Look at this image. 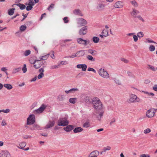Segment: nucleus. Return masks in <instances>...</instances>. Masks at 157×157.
I'll return each instance as SVG.
<instances>
[{
  "label": "nucleus",
  "instance_id": "f257e3e1",
  "mask_svg": "<svg viewBox=\"0 0 157 157\" xmlns=\"http://www.w3.org/2000/svg\"><path fill=\"white\" fill-rule=\"evenodd\" d=\"M94 108L97 110H101L102 109L103 105L100 100L98 98H93L92 101Z\"/></svg>",
  "mask_w": 157,
  "mask_h": 157
},
{
  "label": "nucleus",
  "instance_id": "f03ea898",
  "mask_svg": "<svg viewBox=\"0 0 157 157\" xmlns=\"http://www.w3.org/2000/svg\"><path fill=\"white\" fill-rule=\"evenodd\" d=\"M68 124L69 121L66 117L59 118L57 122V125L59 126H66Z\"/></svg>",
  "mask_w": 157,
  "mask_h": 157
},
{
  "label": "nucleus",
  "instance_id": "7ed1b4c3",
  "mask_svg": "<svg viewBox=\"0 0 157 157\" xmlns=\"http://www.w3.org/2000/svg\"><path fill=\"white\" fill-rule=\"evenodd\" d=\"M132 10V11L131 13L132 16L135 18H138L141 21L143 22H144V20L140 15H138L137 16V15L139 13V11L134 8H133Z\"/></svg>",
  "mask_w": 157,
  "mask_h": 157
},
{
  "label": "nucleus",
  "instance_id": "20e7f679",
  "mask_svg": "<svg viewBox=\"0 0 157 157\" xmlns=\"http://www.w3.org/2000/svg\"><path fill=\"white\" fill-rule=\"evenodd\" d=\"M129 103H132L136 102H140V100L137 96L134 94H131L130 96L129 99L128 100Z\"/></svg>",
  "mask_w": 157,
  "mask_h": 157
},
{
  "label": "nucleus",
  "instance_id": "39448f33",
  "mask_svg": "<svg viewBox=\"0 0 157 157\" xmlns=\"http://www.w3.org/2000/svg\"><path fill=\"white\" fill-rule=\"evenodd\" d=\"M98 73L100 75L104 78H108L109 77V75L104 69H100L99 70Z\"/></svg>",
  "mask_w": 157,
  "mask_h": 157
},
{
  "label": "nucleus",
  "instance_id": "423d86ee",
  "mask_svg": "<svg viewBox=\"0 0 157 157\" xmlns=\"http://www.w3.org/2000/svg\"><path fill=\"white\" fill-rule=\"evenodd\" d=\"M35 121V117L34 114H30L27 118V125L33 124Z\"/></svg>",
  "mask_w": 157,
  "mask_h": 157
},
{
  "label": "nucleus",
  "instance_id": "0eeeda50",
  "mask_svg": "<svg viewBox=\"0 0 157 157\" xmlns=\"http://www.w3.org/2000/svg\"><path fill=\"white\" fill-rule=\"evenodd\" d=\"M105 5L102 2H99L97 3L96 9L99 11H103L105 9Z\"/></svg>",
  "mask_w": 157,
  "mask_h": 157
},
{
  "label": "nucleus",
  "instance_id": "6e6552de",
  "mask_svg": "<svg viewBox=\"0 0 157 157\" xmlns=\"http://www.w3.org/2000/svg\"><path fill=\"white\" fill-rule=\"evenodd\" d=\"M155 111L156 110L155 109H150L146 112V115L148 117L151 118L154 116Z\"/></svg>",
  "mask_w": 157,
  "mask_h": 157
},
{
  "label": "nucleus",
  "instance_id": "1a4fd4ad",
  "mask_svg": "<svg viewBox=\"0 0 157 157\" xmlns=\"http://www.w3.org/2000/svg\"><path fill=\"white\" fill-rule=\"evenodd\" d=\"M46 106L44 104H42L41 106L37 109L33 111V113L34 114H39L42 113L46 108Z\"/></svg>",
  "mask_w": 157,
  "mask_h": 157
},
{
  "label": "nucleus",
  "instance_id": "9d476101",
  "mask_svg": "<svg viewBox=\"0 0 157 157\" xmlns=\"http://www.w3.org/2000/svg\"><path fill=\"white\" fill-rule=\"evenodd\" d=\"M77 24L79 26H84L87 24V21L84 19L79 18L77 20Z\"/></svg>",
  "mask_w": 157,
  "mask_h": 157
},
{
  "label": "nucleus",
  "instance_id": "9b49d317",
  "mask_svg": "<svg viewBox=\"0 0 157 157\" xmlns=\"http://www.w3.org/2000/svg\"><path fill=\"white\" fill-rule=\"evenodd\" d=\"M43 64V62L40 60H35V63L34 64V67L36 69L39 68Z\"/></svg>",
  "mask_w": 157,
  "mask_h": 157
},
{
  "label": "nucleus",
  "instance_id": "f8f14e48",
  "mask_svg": "<svg viewBox=\"0 0 157 157\" xmlns=\"http://www.w3.org/2000/svg\"><path fill=\"white\" fill-rule=\"evenodd\" d=\"M0 157H11L9 152L7 151H2L0 153Z\"/></svg>",
  "mask_w": 157,
  "mask_h": 157
},
{
  "label": "nucleus",
  "instance_id": "ddd939ff",
  "mask_svg": "<svg viewBox=\"0 0 157 157\" xmlns=\"http://www.w3.org/2000/svg\"><path fill=\"white\" fill-rule=\"evenodd\" d=\"M55 124V121L54 120L49 121L48 123L45 126L44 128L48 129L53 127Z\"/></svg>",
  "mask_w": 157,
  "mask_h": 157
},
{
  "label": "nucleus",
  "instance_id": "4468645a",
  "mask_svg": "<svg viewBox=\"0 0 157 157\" xmlns=\"http://www.w3.org/2000/svg\"><path fill=\"white\" fill-rule=\"evenodd\" d=\"M87 32V28L86 26H84L81 28L79 31V34L80 35H85Z\"/></svg>",
  "mask_w": 157,
  "mask_h": 157
},
{
  "label": "nucleus",
  "instance_id": "2eb2a0df",
  "mask_svg": "<svg viewBox=\"0 0 157 157\" xmlns=\"http://www.w3.org/2000/svg\"><path fill=\"white\" fill-rule=\"evenodd\" d=\"M114 6L117 8H122L123 6V2L121 1H117L115 3Z\"/></svg>",
  "mask_w": 157,
  "mask_h": 157
},
{
  "label": "nucleus",
  "instance_id": "dca6fc26",
  "mask_svg": "<svg viewBox=\"0 0 157 157\" xmlns=\"http://www.w3.org/2000/svg\"><path fill=\"white\" fill-rule=\"evenodd\" d=\"M99 154V152L98 150H94L92 151L88 157H98Z\"/></svg>",
  "mask_w": 157,
  "mask_h": 157
},
{
  "label": "nucleus",
  "instance_id": "f3484780",
  "mask_svg": "<svg viewBox=\"0 0 157 157\" xmlns=\"http://www.w3.org/2000/svg\"><path fill=\"white\" fill-rule=\"evenodd\" d=\"M76 67L78 68H82V71H85L87 68V65L84 64H78Z\"/></svg>",
  "mask_w": 157,
  "mask_h": 157
},
{
  "label": "nucleus",
  "instance_id": "a211bd4d",
  "mask_svg": "<svg viewBox=\"0 0 157 157\" xmlns=\"http://www.w3.org/2000/svg\"><path fill=\"white\" fill-rule=\"evenodd\" d=\"M64 128L63 129L64 130L67 132H69L74 129V126L72 125H69Z\"/></svg>",
  "mask_w": 157,
  "mask_h": 157
},
{
  "label": "nucleus",
  "instance_id": "6ab92c4d",
  "mask_svg": "<svg viewBox=\"0 0 157 157\" xmlns=\"http://www.w3.org/2000/svg\"><path fill=\"white\" fill-rule=\"evenodd\" d=\"M77 41L78 44L86 46V40L81 38H79L77 39Z\"/></svg>",
  "mask_w": 157,
  "mask_h": 157
},
{
  "label": "nucleus",
  "instance_id": "aec40b11",
  "mask_svg": "<svg viewBox=\"0 0 157 157\" xmlns=\"http://www.w3.org/2000/svg\"><path fill=\"white\" fill-rule=\"evenodd\" d=\"M73 13L75 15H78L81 16H83V14L81 11L79 9H76L73 11Z\"/></svg>",
  "mask_w": 157,
  "mask_h": 157
},
{
  "label": "nucleus",
  "instance_id": "412c9836",
  "mask_svg": "<svg viewBox=\"0 0 157 157\" xmlns=\"http://www.w3.org/2000/svg\"><path fill=\"white\" fill-rule=\"evenodd\" d=\"M32 130H40V126L34 124L30 128Z\"/></svg>",
  "mask_w": 157,
  "mask_h": 157
},
{
  "label": "nucleus",
  "instance_id": "4be33fe9",
  "mask_svg": "<svg viewBox=\"0 0 157 157\" xmlns=\"http://www.w3.org/2000/svg\"><path fill=\"white\" fill-rule=\"evenodd\" d=\"M77 56L81 57L84 55L85 53L84 50L78 51L76 53Z\"/></svg>",
  "mask_w": 157,
  "mask_h": 157
},
{
  "label": "nucleus",
  "instance_id": "5701e85b",
  "mask_svg": "<svg viewBox=\"0 0 157 157\" xmlns=\"http://www.w3.org/2000/svg\"><path fill=\"white\" fill-rule=\"evenodd\" d=\"M104 113V111H101L98 112V114L97 116V118L99 121H100L101 120V119L103 116Z\"/></svg>",
  "mask_w": 157,
  "mask_h": 157
},
{
  "label": "nucleus",
  "instance_id": "b1692460",
  "mask_svg": "<svg viewBox=\"0 0 157 157\" xmlns=\"http://www.w3.org/2000/svg\"><path fill=\"white\" fill-rule=\"evenodd\" d=\"M88 53L93 56H94L97 54V52L96 51L90 49L87 50Z\"/></svg>",
  "mask_w": 157,
  "mask_h": 157
},
{
  "label": "nucleus",
  "instance_id": "393cba45",
  "mask_svg": "<svg viewBox=\"0 0 157 157\" xmlns=\"http://www.w3.org/2000/svg\"><path fill=\"white\" fill-rule=\"evenodd\" d=\"M65 99V96L62 95H59L57 98V99L59 101H63Z\"/></svg>",
  "mask_w": 157,
  "mask_h": 157
},
{
  "label": "nucleus",
  "instance_id": "a878e982",
  "mask_svg": "<svg viewBox=\"0 0 157 157\" xmlns=\"http://www.w3.org/2000/svg\"><path fill=\"white\" fill-rule=\"evenodd\" d=\"M90 122L89 121H87L85 122L83 125V127L87 128L90 127Z\"/></svg>",
  "mask_w": 157,
  "mask_h": 157
},
{
  "label": "nucleus",
  "instance_id": "bb28decb",
  "mask_svg": "<svg viewBox=\"0 0 157 157\" xmlns=\"http://www.w3.org/2000/svg\"><path fill=\"white\" fill-rule=\"evenodd\" d=\"M83 130V129L81 127H78L75 128L73 130L74 132L75 133L80 132Z\"/></svg>",
  "mask_w": 157,
  "mask_h": 157
},
{
  "label": "nucleus",
  "instance_id": "cd10ccee",
  "mask_svg": "<svg viewBox=\"0 0 157 157\" xmlns=\"http://www.w3.org/2000/svg\"><path fill=\"white\" fill-rule=\"evenodd\" d=\"M26 145V143L25 142H23L19 144V146L18 147L21 149H23L25 147Z\"/></svg>",
  "mask_w": 157,
  "mask_h": 157
},
{
  "label": "nucleus",
  "instance_id": "c85d7f7f",
  "mask_svg": "<svg viewBox=\"0 0 157 157\" xmlns=\"http://www.w3.org/2000/svg\"><path fill=\"white\" fill-rule=\"evenodd\" d=\"M15 5L19 6L20 7V9L21 10H23L25 9V8L26 6H25L22 4H21L20 3L17 4H15Z\"/></svg>",
  "mask_w": 157,
  "mask_h": 157
},
{
  "label": "nucleus",
  "instance_id": "c756f323",
  "mask_svg": "<svg viewBox=\"0 0 157 157\" xmlns=\"http://www.w3.org/2000/svg\"><path fill=\"white\" fill-rule=\"evenodd\" d=\"M86 58L88 60L92 62H94L95 60V59L93 58L92 56L90 55L87 56Z\"/></svg>",
  "mask_w": 157,
  "mask_h": 157
},
{
  "label": "nucleus",
  "instance_id": "7c9ffc66",
  "mask_svg": "<svg viewBox=\"0 0 157 157\" xmlns=\"http://www.w3.org/2000/svg\"><path fill=\"white\" fill-rule=\"evenodd\" d=\"M50 54V53H48V54L44 56H40L39 58L40 60H45L48 58L49 57V55Z\"/></svg>",
  "mask_w": 157,
  "mask_h": 157
},
{
  "label": "nucleus",
  "instance_id": "2f4dec72",
  "mask_svg": "<svg viewBox=\"0 0 157 157\" xmlns=\"http://www.w3.org/2000/svg\"><path fill=\"white\" fill-rule=\"evenodd\" d=\"M21 70V67H18L14 68L13 69L12 71V73L13 74H14L16 73L17 72H19Z\"/></svg>",
  "mask_w": 157,
  "mask_h": 157
},
{
  "label": "nucleus",
  "instance_id": "473e14b6",
  "mask_svg": "<svg viewBox=\"0 0 157 157\" xmlns=\"http://www.w3.org/2000/svg\"><path fill=\"white\" fill-rule=\"evenodd\" d=\"M8 90H11L13 88L12 86L9 84H4L3 85Z\"/></svg>",
  "mask_w": 157,
  "mask_h": 157
},
{
  "label": "nucleus",
  "instance_id": "72a5a7b5",
  "mask_svg": "<svg viewBox=\"0 0 157 157\" xmlns=\"http://www.w3.org/2000/svg\"><path fill=\"white\" fill-rule=\"evenodd\" d=\"M130 2L134 7H137L138 6V4L135 0L130 1Z\"/></svg>",
  "mask_w": 157,
  "mask_h": 157
},
{
  "label": "nucleus",
  "instance_id": "f704fd0d",
  "mask_svg": "<svg viewBox=\"0 0 157 157\" xmlns=\"http://www.w3.org/2000/svg\"><path fill=\"white\" fill-rule=\"evenodd\" d=\"M84 101L85 102L88 103H90L91 102V101H90V97L88 96H86L84 98Z\"/></svg>",
  "mask_w": 157,
  "mask_h": 157
},
{
  "label": "nucleus",
  "instance_id": "c9c22d12",
  "mask_svg": "<svg viewBox=\"0 0 157 157\" xmlns=\"http://www.w3.org/2000/svg\"><path fill=\"white\" fill-rule=\"evenodd\" d=\"M14 8H13L8 10V14L10 15H12L13 14L15 10Z\"/></svg>",
  "mask_w": 157,
  "mask_h": 157
},
{
  "label": "nucleus",
  "instance_id": "e433bc0d",
  "mask_svg": "<svg viewBox=\"0 0 157 157\" xmlns=\"http://www.w3.org/2000/svg\"><path fill=\"white\" fill-rule=\"evenodd\" d=\"M92 40L94 42L97 43L99 41V39L97 37L94 36L92 38Z\"/></svg>",
  "mask_w": 157,
  "mask_h": 157
},
{
  "label": "nucleus",
  "instance_id": "4c0bfd02",
  "mask_svg": "<svg viewBox=\"0 0 157 157\" xmlns=\"http://www.w3.org/2000/svg\"><path fill=\"white\" fill-rule=\"evenodd\" d=\"M77 100V98H70L69 99V102L71 103L75 104V103Z\"/></svg>",
  "mask_w": 157,
  "mask_h": 157
},
{
  "label": "nucleus",
  "instance_id": "58836bf2",
  "mask_svg": "<svg viewBox=\"0 0 157 157\" xmlns=\"http://www.w3.org/2000/svg\"><path fill=\"white\" fill-rule=\"evenodd\" d=\"M111 148L110 147L107 146L106 147H105L103 148L102 150L103 152H105L106 151H109L111 150Z\"/></svg>",
  "mask_w": 157,
  "mask_h": 157
},
{
  "label": "nucleus",
  "instance_id": "ea45409f",
  "mask_svg": "<svg viewBox=\"0 0 157 157\" xmlns=\"http://www.w3.org/2000/svg\"><path fill=\"white\" fill-rule=\"evenodd\" d=\"M101 33L105 35V37H106L108 36V31L105 29H104L102 30Z\"/></svg>",
  "mask_w": 157,
  "mask_h": 157
},
{
  "label": "nucleus",
  "instance_id": "a19ab883",
  "mask_svg": "<svg viewBox=\"0 0 157 157\" xmlns=\"http://www.w3.org/2000/svg\"><path fill=\"white\" fill-rule=\"evenodd\" d=\"M31 51L30 50H28L25 51L24 55L25 56H26L29 55Z\"/></svg>",
  "mask_w": 157,
  "mask_h": 157
},
{
  "label": "nucleus",
  "instance_id": "79ce46f5",
  "mask_svg": "<svg viewBox=\"0 0 157 157\" xmlns=\"http://www.w3.org/2000/svg\"><path fill=\"white\" fill-rule=\"evenodd\" d=\"M149 49L150 51L153 52L155 51V48L154 45H151L149 47Z\"/></svg>",
  "mask_w": 157,
  "mask_h": 157
},
{
  "label": "nucleus",
  "instance_id": "37998d69",
  "mask_svg": "<svg viewBox=\"0 0 157 157\" xmlns=\"http://www.w3.org/2000/svg\"><path fill=\"white\" fill-rule=\"evenodd\" d=\"M127 73L128 76H129L130 77L135 78L134 75L130 71H128L127 72Z\"/></svg>",
  "mask_w": 157,
  "mask_h": 157
},
{
  "label": "nucleus",
  "instance_id": "c03bdc74",
  "mask_svg": "<svg viewBox=\"0 0 157 157\" xmlns=\"http://www.w3.org/2000/svg\"><path fill=\"white\" fill-rule=\"evenodd\" d=\"M137 36L139 38H141L143 37L144 34L142 32H140L138 33L137 34Z\"/></svg>",
  "mask_w": 157,
  "mask_h": 157
},
{
  "label": "nucleus",
  "instance_id": "a18cd8bd",
  "mask_svg": "<svg viewBox=\"0 0 157 157\" xmlns=\"http://www.w3.org/2000/svg\"><path fill=\"white\" fill-rule=\"evenodd\" d=\"M26 28L27 27L25 25H22L20 27V29L21 31H23L26 29Z\"/></svg>",
  "mask_w": 157,
  "mask_h": 157
},
{
  "label": "nucleus",
  "instance_id": "49530a36",
  "mask_svg": "<svg viewBox=\"0 0 157 157\" xmlns=\"http://www.w3.org/2000/svg\"><path fill=\"white\" fill-rule=\"evenodd\" d=\"M35 4V3L33 0H29L28 5H31L32 6H33Z\"/></svg>",
  "mask_w": 157,
  "mask_h": 157
},
{
  "label": "nucleus",
  "instance_id": "de8ad7c7",
  "mask_svg": "<svg viewBox=\"0 0 157 157\" xmlns=\"http://www.w3.org/2000/svg\"><path fill=\"white\" fill-rule=\"evenodd\" d=\"M151 132V130L149 128H147L144 131V134H147Z\"/></svg>",
  "mask_w": 157,
  "mask_h": 157
},
{
  "label": "nucleus",
  "instance_id": "09e8293b",
  "mask_svg": "<svg viewBox=\"0 0 157 157\" xmlns=\"http://www.w3.org/2000/svg\"><path fill=\"white\" fill-rule=\"evenodd\" d=\"M24 73H25L27 71L26 66L25 64L24 65V66L22 69Z\"/></svg>",
  "mask_w": 157,
  "mask_h": 157
},
{
  "label": "nucleus",
  "instance_id": "8fccbe9b",
  "mask_svg": "<svg viewBox=\"0 0 157 157\" xmlns=\"http://www.w3.org/2000/svg\"><path fill=\"white\" fill-rule=\"evenodd\" d=\"M77 56L76 54H73L72 55L69 56H65L64 58H74L76 57Z\"/></svg>",
  "mask_w": 157,
  "mask_h": 157
},
{
  "label": "nucleus",
  "instance_id": "3c124183",
  "mask_svg": "<svg viewBox=\"0 0 157 157\" xmlns=\"http://www.w3.org/2000/svg\"><path fill=\"white\" fill-rule=\"evenodd\" d=\"M44 76V73H40V74L38 76V78L39 79H40L43 77Z\"/></svg>",
  "mask_w": 157,
  "mask_h": 157
},
{
  "label": "nucleus",
  "instance_id": "603ef678",
  "mask_svg": "<svg viewBox=\"0 0 157 157\" xmlns=\"http://www.w3.org/2000/svg\"><path fill=\"white\" fill-rule=\"evenodd\" d=\"M28 5L29 6H27L26 7V9L27 10V11H29L32 9V8H33V6H32L31 5Z\"/></svg>",
  "mask_w": 157,
  "mask_h": 157
},
{
  "label": "nucleus",
  "instance_id": "864d4df0",
  "mask_svg": "<svg viewBox=\"0 0 157 157\" xmlns=\"http://www.w3.org/2000/svg\"><path fill=\"white\" fill-rule=\"evenodd\" d=\"M54 6V4H51L49 6L48 8V10L49 11H51V9H53Z\"/></svg>",
  "mask_w": 157,
  "mask_h": 157
},
{
  "label": "nucleus",
  "instance_id": "5fc2aeb1",
  "mask_svg": "<svg viewBox=\"0 0 157 157\" xmlns=\"http://www.w3.org/2000/svg\"><path fill=\"white\" fill-rule=\"evenodd\" d=\"M60 65V64H59L58 65L52 66L50 68L51 69H55L58 68V66Z\"/></svg>",
  "mask_w": 157,
  "mask_h": 157
},
{
  "label": "nucleus",
  "instance_id": "6e6d98bb",
  "mask_svg": "<svg viewBox=\"0 0 157 157\" xmlns=\"http://www.w3.org/2000/svg\"><path fill=\"white\" fill-rule=\"evenodd\" d=\"M146 40L147 41V42L150 43H154L155 44H157L153 40H151L150 39H148V38L147 39H146Z\"/></svg>",
  "mask_w": 157,
  "mask_h": 157
},
{
  "label": "nucleus",
  "instance_id": "4d7b16f0",
  "mask_svg": "<svg viewBox=\"0 0 157 157\" xmlns=\"http://www.w3.org/2000/svg\"><path fill=\"white\" fill-rule=\"evenodd\" d=\"M68 63V62L66 61H62L60 63V64L62 65L67 64Z\"/></svg>",
  "mask_w": 157,
  "mask_h": 157
},
{
  "label": "nucleus",
  "instance_id": "13d9d810",
  "mask_svg": "<svg viewBox=\"0 0 157 157\" xmlns=\"http://www.w3.org/2000/svg\"><path fill=\"white\" fill-rule=\"evenodd\" d=\"M87 70L88 71H92L95 73H96V71L93 68L89 67L88 69Z\"/></svg>",
  "mask_w": 157,
  "mask_h": 157
},
{
  "label": "nucleus",
  "instance_id": "bf43d9fd",
  "mask_svg": "<svg viewBox=\"0 0 157 157\" xmlns=\"http://www.w3.org/2000/svg\"><path fill=\"white\" fill-rule=\"evenodd\" d=\"M70 90L71 93H74V92L78 90V89L77 88H72Z\"/></svg>",
  "mask_w": 157,
  "mask_h": 157
},
{
  "label": "nucleus",
  "instance_id": "052dcab7",
  "mask_svg": "<svg viewBox=\"0 0 157 157\" xmlns=\"http://www.w3.org/2000/svg\"><path fill=\"white\" fill-rule=\"evenodd\" d=\"M137 36L136 35H133V38L134 39V40L135 42H136L138 40V38L137 37Z\"/></svg>",
  "mask_w": 157,
  "mask_h": 157
},
{
  "label": "nucleus",
  "instance_id": "680f3d73",
  "mask_svg": "<svg viewBox=\"0 0 157 157\" xmlns=\"http://www.w3.org/2000/svg\"><path fill=\"white\" fill-rule=\"evenodd\" d=\"M148 66L149 67V68L152 71H155V69L153 66L150 65H149Z\"/></svg>",
  "mask_w": 157,
  "mask_h": 157
},
{
  "label": "nucleus",
  "instance_id": "e2e57ef3",
  "mask_svg": "<svg viewBox=\"0 0 157 157\" xmlns=\"http://www.w3.org/2000/svg\"><path fill=\"white\" fill-rule=\"evenodd\" d=\"M50 54H51V57L52 59H54L55 56H54V52L53 51H52L51 52Z\"/></svg>",
  "mask_w": 157,
  "mask_h": 157
},
{
  "label": "nucleus",
  "instance_id": "0e129e2a",
  "mask_svg": "<svg viewBox=\"0 0 157 157\" xmlns=\"http://www.w3.org/2000/svg\"><path fill=\"white\" fill-rule=\"evenodd\" d=\"M140 157H150V156L148 154H142L140 155Z\"/></svg>",
  "mask_w": 157,
  "mask_h": 157
},
{
  "label": "nucleus",
  "instance_id": "69168bd1",
  "mask_svg": "<svg viewBox=\"0 0 157 157\" xmlns=\"http://www.w3.org/2000/svg\"><path fill=\"white\" fill-rule=\"evenodd\" d=\"M121 60L122 61L124 62L125 63H128V60L124 58H121Z\"/></svg>",
  "mask_w": 157,
  "mask_h": 157
},
{
  "label": "nucleus",
  "instance_id": "338daca9",
  "mask_svg": "<svg viewBox=\"0 0 157 157\" xmlns=\"http://www.w3.org/2000/svg\"><path fill=\"white\" fill-rule=\"evenodd\" d=\"M1 124L2 125V126H5L7 124L6 123V121L5 120H3L2 121Z\"/></svg>",
  "mask_w": 157,
  "mask_h": 157
},
{
  "label": "nucleus",
  "instance_id": "774afa93",
  "mask_svg": "<svg viewBox=\"0 0 157 157\" xmlns=\"http://www.w3.org/2000/svg\"><path fill=\"white\" fill-rule=\"evenodd\" d=\"M153 89L155 91H157V85L155 84L154 86Z\"/></svg>",
  "mask_w": 157,
  "mask_h": 157
}]
</instances>
